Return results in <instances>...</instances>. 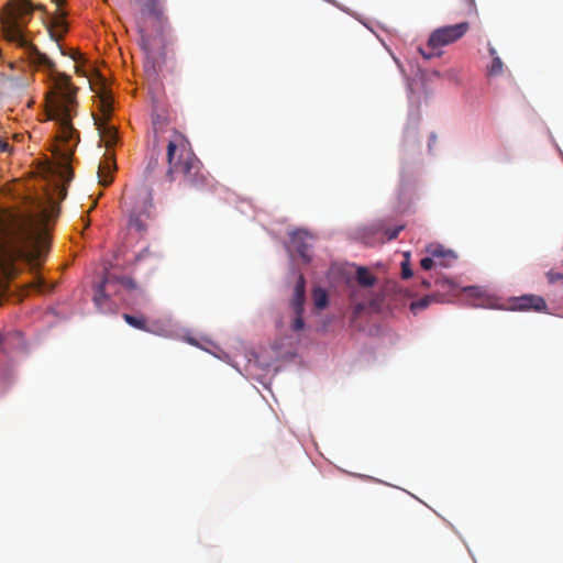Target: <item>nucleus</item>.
Returning <instances> with one entry per match:
<instances>
[{
  "label": "nucleus",
  "mask_w": 563,
  "mask_h": 563,
  "mask_svg": "<svg viewBox=\"0 0 563 563\" xmlns=\"http://www.w3.org/2000/svg\"><path fill=\"white\" fill-rule=\"evenodd\" d=\"M420 53L422 54V56L426 58V59H430L432 58L433 56H435L434 53H427L426 51H423L422 48H420ZM440 53L437 54V56H439Z\"/></svg>",
  "instance_id": "obj_33"
},
{
  "label": "nucleus",
  "mask_w": 563,
  "mask_h": 563,
  "mask_svg": "<svg viewBox=\"0 0 563 563\" xmlns=\"http://www.w3.org/2000/svg\"><path fill=\"white\" fill-rule=\"evenodd\" d=\"M369 228H376L377 231L385 228V223L383 221H377L375 223H373Z\"/></svg>",
  "instance_id": "obj_34"
},
{
  "label": "nucleus",
  "mask_w": 563,
  "mask_h": 563,
  "mask_svg": "<svg viewBox=\"0 0 563 563\" xmlns=\"http://www.w3.org/2000/svg\"><path fill=\"white\" fill-rule=\"evenodd\" d=\"M504 70V63L500 57H495L492 59V64L487 69L488 76H498Z\"/></svg>",
  "instance_id": "obj_19"
},
{
  "label": "nucleus",
  "mask_w": 563,
  "mask_h": 563,
  "mask_svg": "<svg viewBox=\"0 0 563 563\" xmlns=\"http://www.w3.org/2000/svg\"><path fill=\"white\" fill-rule=\"evenodd\" d=\"M123 319L131 327L139 329V330L147 331L146 320L143 317H135V316L124 313Z\"/></svg>",
  "instance_id": "obj_16"
},
{
  "label": "nucleus",
  "mask_w": 563,
  "mask_h": 563,
  "mask_svg": "<svg viewBox=\"0 0 563 563\" xmlns=\"http://www.w3.org/2000/svg\"><path fill=\"white\" fill-rule=\"evenodd\" d=\"M470 29L468 22L445 25L435 29L429 36L427 46L435 49L455 43L462 38Z\"/></svg>",
  "instance_id": "obj_6"
},
{
  "label": "nucleus",
  "mask_w": 563,
  "mask_h": 563,
  "mask_svg": "<svg viewBox=\"0 0 563 563\" xmlns=\"http://www.w3.org/2000/svg\"><path fill=\"white\" fill-rule=\"evenodd\" d=\"M57 7H62L64 4V0H53Z\"/></svg>",
  "instance_id": "obj_39"
},
{
  "label": "nucleus",
  "mask_w": 563,
  "mask_h": 563,
  "mask_svg": "<svg viewBox=\"0 0 563 563\" xmlns=\"http://www.w3.org/2000/svg\"><path fill=\"white\" fill-rule=\"evenodd\" d=\"M158 165V159L157 157H151L150 162H148V165L146 167V172L147 173H151L154 170V168Z\"/></svg>",
  "instance_id": "obj_31"
},
{
  "label": "nucleus",
  "mask_w": 563,
  "mask_h": 563,
  "mask_svg": "<svg viewBox=\"0 0 563 563\" xmlns=\"http://www.w3.org/2000/svg\"><path fill=\"white\" fill-rule=\"evenodd\" d=\"M137 202L129 217V228L143 235L147 232L150 221L155 218L153 211L152 194L146 188H141L136 195Z\"/></svg>",
  "instance_id": "obj_5"
},
{
  "label": "nucleus",
  "mask_w": 563,
  "mask_h": 563,
  "mask_svg": "<svg viewBox=\"0 0 563 563\" xmlns=\"http://www.w3.org/2000/svg\"><path fill=\"white\" fill-rule=\"evenodd\" d=\"M98 107H99L100 115H98V117L95 115L93 120L96 121V119H98V120L109 121L111 118L113 108H112V99L106 91H102L99 95V106Z\"/></svg>",
  "instance_id": "obj_12"
},
{
  "label": "nucleus",
  "mask_w": 563,
  "mask_h": 563,
  "mask_svg": "<svg viewBox=\"0 0 563 563\" xmlns=\"http://www.w3.org/2000/svg\"><path fill=\"white\" fill-rule=\"evenodd\" d=\"M43 5H33L30 0H9L2 9L1 29L4 38L22 48L30 64L45 67L54 75V85L57 97L49 104L51 119L60 123L64 137L68 140L74 129L70 123L71 111L76 103V88L70 82V77L64 73H57L55 63L29 40L26 26L31 21L34 10H42Z\"/></svg>",
  "instance_id": "obj_2"
},
{
  "label": "nucleus",
  "mask_w": 563,
  "mask_h": 563,
  "mask_svg": "<svg viewBox=\"0 0 563 563\" xmlns=\"http://www.w3.org/2000/svg\"><path fill=\"white\" fill-rule=\"evenodd\" d=\"M434 284L440 290H443V292H454L456 289V284L453 280L445 277L437 278Z\"/></svg>",
  "instance_id": "obj_17"
},
{
  "label": "nucleus",
  "mask_w": 563,
  "mask_h": 563,
  "mask_svg": "<svg viewBox=\"0 0 563 563\" xmlns=\"http://www.w3.org/2000/svg\"><path fill=\"white\" fill-rule=\"evenodd\" d=\"M420 265L424 271H429L432 267L437 266L435 257H433L432 255L424 257L420 261Z\"/></svg>",
  "instance_id": "obj_24"
},
{
  "label": "nucleus",
  "mask_w": 563,
  "mask_h": 563,
  "mask_svg": "<svg viewBox=\"0 0 563 563\" xmlns=\"http://www.w3.org/2000/svg\"><path fill=\"white\" fill-rule=\"evenodd\" d=\"M150 7L148 18L139 24L141 46L146 54V59L154 67L155 62L165 55L167 44L166 33L169 29L166 16L157 8L158 0H147Z\"/></svg>",
  "instance_id": "obj_4"
},
{
  "label": "nucleus",
  "mask_w": 563,
  "mask_h": 563,
  "mask_svg": "<svg viewBox=\"0 0 563 563\" xmlns=\"http://www.w3.org/2000/svg\"><path fill=\"white\" fill-rule=\"evenodd\" d=\"M296 317L291 323V329L294 331H300L303 329L305 327V322H303V319H302V313H295Z\"/></svg>",
  "instance_id": "obj_26"
},
{
  "label": "nucleus",
  "mask_w": 563,
  "mask_h": 563,
  "mask_svg": "<svg viewBox=\"0 0 563 563\" xmlns=\"http://www.w3.org/2000/svg\"><path fill=\"white\" fill-rule=\"evenodd\" d=\"M0 151L2 153H11L12 146L10 145V143L7 140L0 139Z\"/></svg>",
  "instance_id": "obj_29"
},
{
  "label": "nucleus",
  "mask_w": 563,
  "mask_h": 563,
  "mask_svg": "<svg viewBox=\"0 0 563 563\" xmlns=\"http://www.w3.org/2000/svg\"><path fill=\"white\" fill-rule=\"evenodd\" d=\"M427 252L435 257L437 266L450 267L456 261V255L452 251L440 245H431L427 249Z\"/></svg>",
  "instance_id": "obj_10"
},
{
  "label": "nucleus",
  "mask_w": 563,
  "mask_h": 563,
  "mask_svg": "<svg viewBox=\"0 0 563 563\" xmlns=\"http://www.w3.org/2000/svg\"><path fill=\"white\" fill-rule=\"evenodd\" d=\"M402 229H404V225H398V227H395L394 229L385 230L386 240L387 241L395 240Z\"/></svg>",
  "instance_id": "obj_25"
},
{
  "label": "nucleus",
  "mask_w": 563,
  "mask_h": 563,
  "mask_svg": "<svg viewBox=\"0 0 563 563\" xmlns=\"http://www.w3.org/2000/svg\"><path fill=\"white\" fill-rule=\"evenodd\" d=\"M145 253H148V250H147V249H145L143 253H140V254L135 257V261H136V262L141 261V260L143 258V256H144V254H145Z\"/></svg>",
  "instance_id": "obj_37"
},
{
  "label": "nucleus",
  "mask_w": 563,
  "mask_h": 563,
  "mask_svg": "<svg viewBox=\"0 0 563 563\" xmlns=\"http://www.w3.org/2000/svg\"><path fill=\"white\" fill-rule=\"evenodd\" d=\"M411 276H412V271L410 268L409 261L406 260L405 262L401 263V277L404 279H408Z\"/></svg>",
  "instance_id": "obj_27"
},
{
  "label": "nucleus",
  "mask_w": 563,
  "mask_h": 563,
  "mask_svg": "<svg viewBox=\"0 0 563 563\" xmlns=\"http://www.w3.org/2000/svg\"><path fill=\"white\" fill-rule=\"evenodd\" d=\"M294 294L306 296V280H305L303 275H301V274L297 278Z\"/></svg>",
  "instance_id": "obj_23"
},
{
  "label": "nucleus",
  "mask_w": 563,
  "mask_h": 563,
  "mask_svg": "<svg viewBox=\"0 0 563 563\" xmlns=\"http://www.w3.org/2000/svg\"><path fill=\"white\" fill-rule=\"evenodd\" d=\"M95 125L97 126L99 136L107 148H110L118 142V130L111 125L109 121L96 119Z\"/></svg>",
  "instance_id": "obj_8"
},
{
  "label": "nucleus",
  "mask_w": 563,
  "mask_h": 563,
  "mask_svg": "<svg viewBox=\"0 0 563 563\" xmlns=\"http://www.w3.org/2000/svg\"><path fill=\"white\" fill-rule=\"evenodd\" d=\"M356 279L363 287H371L376 283V277L373 276L366 267H360L357 269Z\"/></svg>",
  "instance_id": "obj_14"
},
{
  "label": "nucleus",
  "mask_w": 563,
  "mask_h": 563,
  "mask_svg": "<svg viewBox=\"0 0 563 563\" xmlns=\"http://www.w3.org/2000/svg\"><path fill=\"white\" fill-rule=\"evenodd\" d=\"M168 169L167 177L174 180L175 174L184 176V184L189 188L202 190L211 187V181L205 174L199 159L185 147L181 134L175 132L174 139L168 141L166 154Z\"/></svg>",
  "instance_id": "obj_3"
},
{
  "label": "nucleus",
  "mask_w": 563,
  "mask_h": 563,
  "mask_svg": "<svg viewBox=\"0 0 563 563\" xmlns=\"http://www.w3.org/2000/svg\"><path fill=\"white\" fill-rule=\"evenodd\" d=\"M114 169V155L112 153H107L104 159L100 162L98 166L99 184L104 187L109 186L112 183Z\"/></svg>",
  "instance_id": "obj_9"
},
{
  "label": "nucleus",
  "mask_w": 563,
  "mask_h": 563,
  "mask_svg": "<svg viewBox=\"0 0 563 563\" xmlns=\"http://www.w3.org/2000/svg\"><path fill=\"white\" fill-rule=\"evenodd\" d=\"M48 170L54 177L53 192L26 196L19 206L0 212V292L24 271L34 274L27 284L30 289L43 294L54 288L37 273L48 252L49 230L59 214V202L66 198L67 184L73 179L69 154Z\"/></svg>",
  "instance_id": "obj_1"
},
{
  "label": "nucleus",
  "mask_w": 563,
  "mask_h": 563,
  "mask_svg": "<svg viewBox=\"0 0 563 563\" xmlns=\"http://www.w3.org/2000/svg\"><path fill=\"white\" fill-rule=\"evenodd\" d=\"M306 296L295 295L292 296L291 307L295 313H303Z\"/></svg>",
  "instance_id": "obj_20"
},
{
  "label": "nucleus",
  "mask_w": 563,
  "mask_h": 563,
  "mask_svg": "<svg viewBox=\"0 0 563 563\" xmlns=\"http://www.w3.org/2000/svg\"><path fill=\"white\" fill-rule=\"evenodd\" d=\"M29 84V80L26 77H9L7 79L8 88L11 90H21L24 89Z\"/></svg>",
  "instance_id": "obj_18"
},
{
  "label": "nucleus",
  "mask_w": 563,
  "mask_h": 563,
  "mask_svg": "<svg viewBox=\"0 0 563 563\" xmlns=\"http://www.w3.org/2000/svg\"><path fill=\"white\" fill-rule=\"evenodd\" d=\"M104 284H106V279L98 286L95 297H93L95 303L99 308L101 307L102 302L108 299V297L104 292Z\"/></svg>",
  "instance_id": "obj_21"
},
{
  "label": "nucleus",
  "mask_w": 563,
  "mask_h": 563,
  "mask_svg": "<svg viewBox=\"0 0 563 563\" xmlns=\"http://www.w3.org/2000/svg\"><path fill=\"white\" fill-rule=\"evenodd\" d=\"M467 290H468L472 295H474V298H475V300H476V301L474 302V306H481V305H482V302H479V300H481V294H479V290H478L476 287H474V288H468Z\"/></svg>",
  "instance_id": "obj_30"
},
{
  "label": "nucleus",
  "mask_w": 563,
  "mask_h": 563,
  "mask_svg": "<svg viewBox=\"0 0 563 563\" xmlns=\"http://www.w3.org/2000/svg\"><path fill=\"white\" fill-rule=\"evenodd\" d=\"M313 303L318 309H324L328 305V294L322 288L313 289Z\"/></svg>",
  "instance_id": "obj_15"
},
{
  "label": "nucleus",
  "mask_w": 563,
  "mask_h": 563,
  "mask_svg": "<svg viewBox=\"0 0 563 563\" xmlns=\"http://www.w3.org/2000/svg\"><path fill=\"white\" fill-rule=\"evenodd\" d=\"M56 26H60L63 29V32H66V25L63 21L58 20L56 21Z\"/></svg>",
  "instance_id": "obj_36"
},
{
  "label": "nucleus",
  "mask_w": 563,
  "mask_h": 563,
  "mask_svg": "<svg viewBox=\"0 0 563 563\" xmlns=\"http://www.w3.org/2000/svg\"><path fill=\"white\" fill-rule=\"evenodd\" d=\"M468 3H470L471 7H474L475 1L474 0H468Z\"/></svg>",
  "instance_id": "obj_41"
},
{
  "label": "nucleus",
  "mask_w": 563,
  "mask_h": 563,
  "mask_svg": "<svg viewBox=\"0 0 563 563\" xmlns=\"http://www.w3.org/2000/svg\"><path fill=\"white\" fill-rule=\"evenodd\" d=\"M437 141V135L434 133H431L429 137V147L431 148L432 144H434Z\"/></svg>",
  "instance_id": "obj_35"
},
{
  "label": "nucleus",
  "mask_w": 563,
  "mask_h": 563,
  "mask_svg": "<svg viewBox=\"0 0 563 563\" xmlns=\"http://www.w3.org/2000/svg\"><path fill=\"white\" fill-rule=\"evenodd\" d=\"M422 285L426 287V288H429L431 286L430 282L428 280H422Z\"/></svg>",
  "instance_id": "obj_40"
},
{
  "label": "nucleus",
  "mask_w": 563,
  "mask_h": 563,
  "mask_svg": "<svg viewBox=\"0 0 563 563\" xmlns=\"http://www.w3.org/2000/svg\"><path fill=\"white\" fill-rule=\"evenodd\" d=\"M356 296H357L356 291H353L351 294V301L354 305V309H353L354 317H357L365 309V303L363 301H357Z\"/></svg>",
  "instance_id": "obj_22"
},
{
  "label": "nucleus",
  "mask_w": 563,
  "mask_h": 563,
  "mask_svg": "<svg viewBox=\"0 0 563 563\" xmlns=\"http://www.w3.org/2000/svg\"><path fill=\"white\" fill-rule=\"evenodd\" d=\"M488 53H489V55H490L492 59H494L495 57H499V56L497 55V51H496V49H495V47H494V46H492L490 44H488Z\"/></svg>",
  "instance_id": "obj_32"
},
{
  "label": "nucleus",
  "mask_w": 563,
  "mask_h": 563,
  "mask_svg": "<svg viewBox=\"0 0 563 563\" xmlns=\"http://www.w3.org/2000/svg\"><path fill=\"white\" fill-rule=\"evenodd\" d=\"M547 277H548L549 283H551V284H553L558 280H563V274L556 273L553 271L548 272Z\"/></svg>",
  "instance_id": "obj_28"
},
{
  "label": "nucleus",
  "mask_w": 563,
  "mask_h": 563,
  "mask_svg": "<svg viewBox=\"0 0 563 563\" xmlns=\"http://www.w3.org/2000/svg\"><path fill=\"white\" fill-rule=\"evenodd\" d=\"M307 233L303 231H297L291 234V243L294 247L296 249L297 253L300 255V257L306 262L309 263L311 257L309 255V249L310 246L305 242V239L307 238Z\"/></svg>",
  "instance_id": "obj_11"
},
{
  "label": "nucleus",
  "mask_w": 563,
  "mask_h": 563,
  "mask_svg": "<svg viewBox=\"0 0 563 563\" xmlns=\"http://www.w3.org/2000/svg\"><path fill=\"white\" fill-rule=\"evenodd\" d=\"M442 296L443 295L440 292L424 296L423 298H421L419 300L412 301L410 305V309L413 312L422 310V309L427 308L433 301H435V302L443 301Z\"/></svg>",
  "instance_id": "obj_13"
},
{
  "label": "nucleus",
  "mask_w": 563,
  "mask_h": 563,
  "mask_svg": "<svg viewBox=\"0 0 563 563\" xmlns=\"http://www.w3.org/2000/svg\"><path fill=\"white\" fill-rule=\"evenodd\" d=\"M51 36L58 43L62 36L56 37L53 31H49Z\"/></svg>",
  "instance_id": "obj_38"
},
{
  "label": "nucleus",
  "mask_w": 563,
  "mask_h": 563,
  "mask_svg": "<svg viewBox=\"0 0 563 563\" xmlns=\"http://www.w3.org/2000/svg\"><path fill=\"white\" fill-rule=\"evenodd\" d=\"M514 308L517 310L543 311L547 309V302L540 296L523 295L515 299Z\"/></svg>",
  "instance_id": "obj_7"
}]
</instances>
